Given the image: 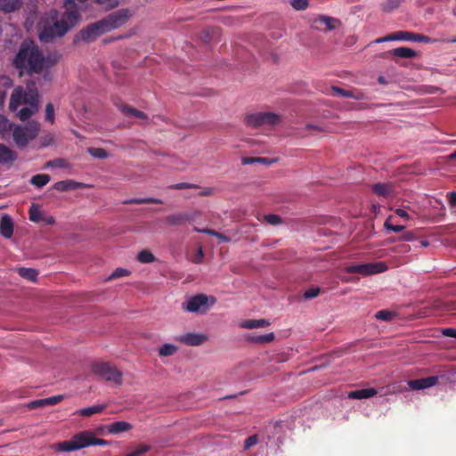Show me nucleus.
I'll list each match as a JSON object with an SVG mask.
<instances>
[{
	"label": "nucleus",
	"instance_id": "nucleus-64",
	"mask_svg": "<svg viewBox=\"0 0 456 456\" xmlns=\"http://www.w3.org/2000/svg\"><path fill=\"white\" fill-rule=\"evenodd\" d=\"M257 162L270 165V164L273 163L274 160H270L266 158H257Z\"/></svg>",
	"mask_w": 456,
	"mask_h": 456
},
{
	"label": "nucleus",
	"instance_id": "nucleus-57",
	"mask_svg": "<svg viewBox=\"0 0 456 456\" xmlns=\"http://www.w3.org/2000/svg\"><path fill=\"white\" fill-rule=\"evenodd\" d=\"M44 224H53L55 223V219L51 216H44L43 222Z\"/></svg>",
	"mask_w": 456,
	"mask_h": 456
},
{
	"label": "nucleus",
	"instance_id": "nucleus-40",
	"mask_svg": "<svg viewBox=\"0 0 456 456\" xmlns=\"http://www.w3.org/2000/svg\"><path fill=\"white\" fill-rule=\"evenodd\" d=\"M150 450V445L140 444L134 452L126 454V456H141L142 454L148 452Z\"/></svg>",
	"mask_w": 456,
	"mask_h": 456
},
{
	"label": "nucleus",
	"instance_id": "nucleus-50",
	"mask_svg": "<svg viewBox=\"0 0 456 456\" xmlns=\"http://www.w3.org/2000/svg\"><path fill=\"white\" fill-rule=\"evenodd\" d=\"M431 39L428 37L420 35V34H414L411 35V42H423V43H428Z\"/></svg>",
	"mask_w": 456,
	"mask_h": 456
},
{
	"label": "nucleus",
	"instance_id": "nucleus-56",
	"mask_svg": "<svg viewBox=\"0 0 456 456\" xmlns=\"http://www.w3.org/2000/svg\"><path fill=\"white\" fill-rule=\"evenodd\" d=\"M215 237H216L219 240V242H228L230 241V238L226 235L220 233L216 231V234H214Z\"/></svg>",
	"mask_w": 456,
	"mask_h": 456
},
{
	"label": "nucleus",
	"instance_id": "nucleus-4",
	"mask_svg": "<svg viewBox=\"0 0 456 456\" xmlns=\"http://www.w3.org/2000/svg\"><path fill=\"white\" fill-rule=\"evenodd\" d=\"M39 132V124L30 122L27 125H17L14 126L12 138L19 148L25 147L30 141L35 139Z\"/></svg>",
	"mask_w": 456,
	"mask_h": 456
},
{
	"label": "nucleus",
	"instance_id": "nucleus-34",
	"mask_svg": "<svg viewBox=\"0 0 456 456\" xmlns=\"http://www.w3.org/2000/svg\"><path fill=\"white\" fill-rule=\"evenodd\" d=\"M139 262L143 264L152 263L155 260L154 255L148 251V250H142L138 254L137 256Z\"/></svg>",
	"mask_w": 456,
	"mask_h": 456
},
{
	"label": "nucleus",
	"instance_id": "nucleus-62",
	"mask_svg": "<svg viewBox=\"0 0 456 456\" xmlns=\"http://www.w3.org/2000/svg\"><path fill=\"white\" fill-rule=\"evenodd\" d=\"M450 204L452 206H456V192H451L449 195Z\"/></svg>",
	"mask_w": 456,
	"mask_h": 456
},
{
	"label": "nucleus",
	"instance_id": "nucleus-42",
	"mask_svg": "<svg viewBox=\"0 0 456 456\" xmlns=\"http://www.w3.org/2000/svg\"><path fill=\"white\" fill-rule=\"evenodd\" d=\"M403 0H387L384 4H383V9L387 12H390V11H393L394 9H395L396 7H398L400 5V4L402 3Z\"/></svg>",
	"mask_w": 456,
	"mask_h": 456
},
{
	"label": "nucleus",
	"instance_id": "nucleus-18",
	"mask_svg": "<svg viewBox=\"0 0 456 456\" xmlns=\"http://www.w3.org/2000/svg\"><path fill=\"white\" fill-rule=\"evenodd\" d=\"M14 126L4 116L0 115V135L4 140L12 135Z\"/></svg>",
	"mask_w": 456,
	"mask_h": 456
},
{
	"label": "nucleus",
	"instance_id": "nucleus-46",
	"mask_svg": "<svg viewBox=\"0 0 456 456\" xmlns=\"http://www.w3.org/2000/svg\"><path fill=\"white\" fill-rule=\"evenodd\" d=\"M45 167H66V162H65V160H63L61 159H53V160H50V161L46 162Z\"/></svg>",
	"mask_w": 456,
	"mask_h": 456
},
{
	"label": "nucleus",
	"instance_id": "nucleus-27",
	"mask_svg": "<svg viewBox=\"0 0 456 456\" xmlns=\"http://www.w3.org/2000/svg\"><path fill=\"white\" fill-rule=\"evenodd\" d=\"M391 53L394 56L404 59H411L416 56V52L408 47L395 48L391 51Z\"/></svg>",
	"mask_w": 456,
	"mask_h": 456
},
{
	"label": "nucleus",
	"instance_id": "nucleus-22",
	"mask_svg": "<svg viewBox=\"0 0 456 456\" xmlns=\"http://www.w3.org/2000/svg\"><path fill=\"white\" fill-rule=\"evenodd\" d=\"M132 428V425L126 421H116L107 427L108 432L110 434H118L128 431Z\"/></svg>",
	"mask_w": 456,
	"mask_h": 456
},
{
	"label": "nucleus",
	"instance_id": "nucleus-7",
	"mask_svg": "<svg viewBox=\"0 0 456 456\" xmlns=\"http://www.w3.org/2000/svg\"><path fill=\"white\" fill-rule=\"evenodd\" d=\"M93 372L106 381L120 386L123 382L122 372L110 362H95L92 366Z\"/></svg>",
	"mask_w": 456,
	"mask_h": 456
},
{
	"label": "nucleus",
	"instance_id": "nucleus-52",
	"mask_svg": "<svg viewBox=\"0 0 456 456\" xmlns=\"http://www.w3.org/2000/svg\"><path fill=\"white\" fill-rule=\"evenodd\" d=\"M27 406L29 410L44 407L42 399L31 401L28 403Z\"/></svg>",
	"mask_w": 456,
	"mask_h": 456
},
{
	"label": "nucleus",
	"instance_id": "nucleus-61",
	"mask_svg": "<svg viewBox=\"0 0 456 456\" xmlns=\"http://www.w3.org/2000/svg\"><path fill=\"white\" fill-rule=\"evenodd\" d=\"M203 258V251L201 248H199L197 255L195 256L193 262L194 263H200L201 259Z\"/></svg>",
	"mask_w": 456,
	"mask_h": 456
},
{
	"label": "nucleus",
	"instance_id": "nucleus-45",
	"mask_svg": "<svg viewBox=\"0 0 456 456\" xmlns=\"http://www.w3.org/2000/svg\"><path fill=\"white\" fill-rule=\"evenodd\" d=\"M319 293H320L319 288H311L305 291L304 297L305 299H312V298L316 297L319 295Z\"/></svg>",
	"mask_w": 456,
	"mask_h": 456
},
{
	"label": "nucleus",
	"instance_id": "nucleus-55",
	"mask_svg": "<svg viewBox=\"0 0 456 456\" xmlns=\"http://www.w3.org/2000/svg\"><path fill=\"white\" fill-rule=\"evenodd\" d=\"M414 240V235L412 232H405L400 237V240L403 241H411Z\"/></svg>",
	"mask_w": 456,
	"mask_h": 456
},
{
	"label": "nucleus",
	"instance_id": "nucleus-17",
	"mask_svg": "<svg viewBox=\"0 0 456 456\" xmlns=\"http://www.w3.org/2000/svg\"><path fill=\"white\" fill-rule=\"evenodd\" d=\"M331 90L336 93L339 96H343L346 98H352L355 100H364L365 94L360 91H353V90H345L338 86H332Z\"/></svg>",
	"mask_w": 456,
	"mask_h": 456
},
{
	"label": "nucleus",
	"instance_id": "nucleus-2",
	"mask_svg": "<svg viewBox=\"0 0 456 456\" xmlns=\"http://www.w3.org/2000/svg\"><path fill=\"white\" fill-rule=\"evenodd\" d=\"M15 67L28 74L40 73L45 68L53 64L50 59L45 58L38 47L32 41H24L14 60Z\"/></svg>",
	"mask_w": 456,
	"mask_h": 456
},
{
	"label": "nucleus",
	"instance_id": "nucleus-1",
	"mask_svg": "<svg viewBox=\"0 0 456 456\" xmlns=\"http://www.w3.org/2000/svg\"><path fill=\"white\" fill-rule=\"evenodd\" d=\"M86 0H65V13L61 20L45 28L39 34L41 42L49 43L65 35L80 18V9Z\"/></svg>",
	"mask_w": 456,
	"mask_h": 456
},
{
	"label": "nucleus",
	"instance_id": "nucleus-28",
	"mask_svg": "<svg viewBox=\"0 0 456 456\" xmlns=\"http://www.w3.org/2000/svg\"><path fill=\"white\" fill-rule=\"evenodd\" d=\"M29 182L37 188H42L50 182V176L46 174H38L33 175Z\"/></svg>",
	"mask_w": 456,
	"mask_h": 456
},
{
	"label": "nucleus",
	"instance_id": "nucleus-9",
	"mask_svg": "<svg viewBox=\"0 0 456 456\" xmlns=\"http://www.w3.org/2000/svg\"><path fill=\"white\" fill-rule=\"evenodd\" d=\"M131 14L126 9L118 10L101 20V25L106 32L116 29L127 22Z\"/></svg>",
	"mask_w": 456,
	"mask_h": 456
},
{
	"label": "nucleus",
	"instance_id": "nucleus-24",
	"mask_svg": "<svg viewBox=\"0 0 456 456\" xmlns=\"http://www.w3.org/2000/svg\"><path fill=\"white\" fill-rule=\"evenodd\" d=\"M269 322L265 319H259V320H246L240 323V327L243 329H257V328H264L267 326Z\"/></svg>",
	"mask_w": 456,
	"mask_h": 456
},
{
	"label": "nucleus",
	"instance_id": "nucleus-37",
	"mask_svg": "<svg viewBox=\"0 0 456 456\" xmlns=\"http://www.w3.org/2000/svg\"><path fill=\"white\" fill-rule=\"evenodd\" d=\"M63 399H64V395H57L54 396L43 398L42 401H43L44 407H45V406L55 405L57 403H61Z\"/></svg>",
	"mask_w": 456,
	"mask_h": 456
},
{
	"label": "nucleus",
	"instance_id": "nucleus-59",
	"mask_svg": "<svg viewBox=\"0 0 456 456\" xmlns=\"http://www.w3.org/2000/svg\"><path fill=\"white\" fill-rule=\"evenodd\" d=\"M181 219H182V217L179 216H172L167 218V221H168V223L175 224L179 223Z\"/></svg>",
	"mask_w": 456,
	"mask_h": 456
},
{
	"label": "nucleus",
	"instance_id": "nucleus-11",
	"mask_svg": "<svg viewBox=\"0 0 456 456\" xmlns=\"http://www.w3.org/2000/svg\"><path fill=\"white\" fill-rule=\"evenodd\" d=\"M339 21L335 18L325 15H320L313 20L312 27L314 29L328 32L335 29Z\"/></svg>",
	"mask_w": 456,
	"mask_h": 456
},
{
	"label": "nucleus",
	"instance_id": "nucleus-29",
	"mask_svg": "<svg viewBox=\"0 0 456 456\" xmlns=\"http://www.w3.org/2000/svg\"><path fill=\"white\" fill-rule=\"evenodd\" d=\"M19 275L28 281H35L37 277V271L33 268L21 267L17 270Z\"/></svg>",
	"mask_w": 456,
	"mask_h": 456
},
{
	"label": "nucleus",
	"instance_id": "nucleus-60",
	"mask_svg": "<svg viewBox=\"0 0 456 456\" xmlns=\"http://www.w3.org/2000/svg\"><path fill=\"white\" fill-rule=\"evenodd\" d=\"M257 162V158H243L242 159V164L248 165V164H253Z\"/></svg>",
	"mask_w": 456,
	"mask_h": 456
},
{
	"label": "nucleus",
	"instance_id": "nucleus-54",
	"mask_svg": "<svg viewBox=\"0 0 456 456\" xmlns=\"http://www.w3.org/2000/svg\"><path fill=\"white\" fill-rule=\"evenodd\" d=\"M192 187H195V185H193L191 183H176V184L173 185V188L178 189V190L192 188Z\"/></svg>",
	"mask_w": 456,
	"mask_h": 456
},
{
	"label": "nucleus",
	"instance_id": "nucleus-53",
	"mask_svg": "<svg viewBox=\"0 0 456 456\" xmlns=\"http://www.w3.org/2000/svg\"><path fill=\"white\" fill-rule=\"evenodd\" d=\"M91 444H92V445L105 446V445L109 444V442L107 440L97 438V437L93 436Z\"/></svg>",
	"mask_w": 456,
	"mask_h": 456
},
{
	"label": "nucleus",
	"instance_id": "nucleus-8",
	"mask_svg": "<svg viewBox=\"0 0 456 456\" xmlns=\"http://www.w3.org/2000/svg\"><path fill=\"white\" fill-rule=\"evenodd\" d=\"M387 269V265L385 262H373L347 265L344 270L348 273H360L363 276H369L381 273Z\"/></svg>",
	"mask_w": 456,
	"mask_h": 456
},
{
	"label": "nucleus",
	"instance_id": "nucleus-16",
	"mask_svg": "<svg viewBox=\"0 0 456 456\" xmlns=\"http://www.w3.org/2000/svg\"><path fill=\"white\" fill-rule=\"evenodd\" d=\"M83 187H84V184L82 183L76 182V181L70 180V179L60 181L54 184V189L59 191L77 190V189H80Z\"/></svg>",
	"mask_w": 456,
	"mask_h": 456
},
{
	"label": "nucleus",
	"instance_id": "nucleus-12",
	"mask_svg": "<svg viewBox=\"0 0 456 456\" xmlns=\"http://www.w3.org/2000/svg\"><path fill=\"white\" fill-rule=\"evenodd\" d=\"M103 33H106V31L103 30V27L101 25V21L99 20L81 30L79 37L83 41L90 42Z\"/></svg>",
	"mask_w": 456,
	"mask_h": 456
},
{
	"label": "nucleus",
	"instance_id": "nucleus-10",
	"mask_svg": "<svg viewBox=\"0 0 456 456\" xmlns=\"http://www.w3.org/2000/svg\"><path fill=\"white\" fill-rule=\"evenodd\" d=\"M281 121L280 117L273 112H256L246 117L248 126L257 127L261 126H275Z\"/></svg>",
	"mask_w": 456,
	"mask_h": 456
},
{
	"label": "nucleus",
	"instance_id": "nucleus-41",
	"mask_svg": "<svg viewBox=\"0 0 456 456\" xmlns=\"http://www.w3.org/2000/svg\"><path fill=\"white\" fill-rule=\"evenodd\" d=\"M54 118L55 116L53 105L52 103H48L45 107V119L53 124L54 122Z\"/></svg>",
	"mask_w": 456,
	"mask_h": 456
},
{
	"label": "nucleus",
	"instance_id": "nucleus-36",
	"mask_svg": "<svg viewBox=\"0 0 456 456\" xmlns=\"http://www.w3.org/2000/svg\"><path fill=\"white\" fill-rule=\"evenodd\" d=\"M88 152L91 156L99 159H106L109 156L108 152L102 148H89Z\"/></svg>",
	"mask_w": 456,
	"mask_h": 456
},
{
	"label": "nucleus",
	"instance_id": "nucleus-26",
	"mask_svg": "<svg viewBox=\"0 0 456 456\" xmlns=\"http://www.w3.org/2000/svg\"><path fill=\"white\" fill-rule=\"evenodd\" d=\"M106 404L94 405L86 408L80 409L77 413L82 417H90L94 414L100 413L105 410Z\"/></svg>",
	"mask_w": 456,
	"mask_h": 456
},
{
	"label": "nucleus",
	"instance_id": "nucleus-33",
	"mask_svg": "<svg viewBox=\"0 0 456 456\" xmlns=\"http://www.w3.org/2000/svg\"><path fill=\"white\" fill-rule=\"evenodd\" d=\"M433 337L436 338L441 337H449L456 338V329L454 328H444L441 330H437L433 333Z\"/></svg>",
	"mask_w": 456,
	"mask_h": 456
},
{
	"label": "nucleus",
	"instance_id": "nucleus-15",
	"mask_svg": "<svg viewBox=\"0 0 456 456\" xmlns=\"http://www.w3.org/2000/svg\"><path fill=\"white\" fill-rule=\"evenodd\" d=\"M0 233L6 239L12 236L13 222L8 215H4L0 220Z\"/></svg>",
	"mask_w": 456,
	"mask_h": 456
},
{
	"label": "nucleus",
	"instance_id": "nucleus-13",
	"mask_svg": "<svg viewBox=\"0 0 456 456\" xmlns=\"http://www.w3.org/2000/svg\"><path fill=\"white\" fill-rule=\"evenodd\" d=\"M118 108L124 116L128 118H135L140 121L141 124H146L148 122L147 115L141 110L123 103L119 104Z\"/></svg>",
	"mask_w": 456,
	"mask_h": 456
},
{
	"label": "nucleus",
	"instance_id": "nucleus-20",
	"mask_svg": "<svg viewBox=\"0 0 456 456\" xmlns=\"http://www.w3.org/2000/svg\"><path fill=\"white\" fill-rule=\"evenodd\" d=\"M375 388H362L349 392L348 397L351 399H366L377 395Z\"/></svg>",
	"mask_w": 456,
	"mask_h": 456
},
{
	"label": "nucleus",
	"instance_id": "nucleus-47",
	"mask_svg": "<svg viewBox=\"0 0 456 456\" xmlns=\"http://www.w3.org/2000/svg\"><path fill=\"white\" fill-rule=\"evenodd\" d=\"M265 220L268 224H273V225H276L281 222V217L279 216L273 215V214L265 216Z\"/></svg>",
	"mask_w": 456,
	"mask_h": 456
},
{
	"label": "nucleus",
	"instance_id": "nucleus-31",
	"mask_svg": "<svg viewBox=\"0 0 456 456\" xmlns=\"http://www.w3.org/2000/svg\"><path fill=\"white\" fill-rule=\"evenodd\" d=\"M411 32L409 31H396L388 35V39L391 41H411Z\"/></svg>",
	"mask_w": 456,
	"mask_h": 456
},
{
	"label": "nucleus",
	"instance_id": "nucleus-63",
	"mask_svg": "<svg viewBox=\"0 0 456 456\" xmlns=\"http://www.w3.org/2000/svg\"><path fill=\"white\" fill-rule=\"evenodd\" d=\"M199 232L206 233L214 236L216 234V231L210 229H198Z\"/></svg>",
	"mask_w": 456,
	"mask_h": 456
},
{
	"label": "nucleus",
	"instance_id": "nucleus-48",
	"mask_svg": "<svg viewBox=\"0 0 456 456\" xmlns=\"http://www.w3.org/2000/svg\"><path fill=\"white\" fill-rule=\"evenodd\" d=\"M95 2L105 8H114L118 4V0H95Z\"/></svg>",
	"mask_w": 456,
	"mask_h": 456
},
{
	"label": "nucleus",
	"instance_id": "nucleus-23",
	"mask_svg": "<svg viewBox=\"0 0 456 456\" xmlns=\"http://www.w3.org/2000/svg\"><path fill=\"white\" fill-rule=\"evenodd\" d=\"M373 191L379 197H389L392 195L393 188L388 183H377L372 185Z\"/></svg>",
	"mask_w": 456,
	"mask_h": 456
},
{
	"label": "nucleus",
	"instance_id": "nucleus-5",
	"mask_svg": "<svg viewBox=\"0 0 456 456\" xmlns=\"http://www.w3.org/2000/svg\"><path fill=\"white\" fill-rule=\"evenodd\" d=\"M216 299L204 294H198L188 298L183 304V309L193 314H206L216 303Z\"/></svg>",
	"mask_w": 456,
	"mask_h": 456
},
{
	"label": "nucleus",
	"instance_id": "nucleus-58",
	"mask_svg": "<svg viewBox=\"0 0 456 456\" xmlns=\"http://www.w3.org/2000/svg\"><path fill=\"white\" fill-rule=\"evenodd\" d=\"M395 214L400 217L409 218V215L404 209L397 208L395 209Z\"/></svg>",
	"mask_w": 456,
	"mask_h": 456
},
{
	"label": "nucleus",
	"instance_id": "nucleus-25",
	"mask_svg": "<svg viewBox=\"0 0 456 456\" xmlns=\"http://www.w3.org/2000/svg\"><path fill=\"white\" fill-rule=\"evenodd\" d=\"M20 0H0V10L11 12L20 8Z\"/></svg>",
	"mask_w": 456,
	"mask_h": 456
},
{
	"label": "nucleus",
	"instance_id": "nucleus-6",
	"mask_svg": "<svg viewBox=\"0 0 456 456\" xmlns=\"http://www.w3.org/2000/svg\"><path fill=\"white\" fill-rule=\"evenodd\" d=\"M93 434L88 431H82L75 435L71 440L63 441L54 445L59 452H72L92 445Z\"/></svg>",
	"mask_w": 456,
	"mask_h": 456
},
{
	"label": "nucleus",
	"instance_id": "nucleus-3",
	"mask_svg": "<svg viewBox=\"0 0 456 456\" xmlns=\"http://www.w3.org/2000/svg\"><path fill=\"white\" fill-rule=\"evenodd\" d=\"M21 105H24V107L17 113V117L21 121L28 119L37 112L38 109V92L35 83H28L26 87L19 86L13 89L10 98L9 109L12 111H16Z\"/></svg>",
	"mask_w": 456,
	"mask_h": 456
},
{
	"label": "nucleus",
	"instance_id": "nucleus-14",
	"mask_svg": "<svg viewBox=\"0 0 456 456\" xmlns=\"http://www.w3.org/2000/svg\"><path fill=\"white\" fill-rule=\"evenodd\" d=\"M438 381V378L436 376H431L424 379H412L408 382V386L412 390H419L428 387H431L436 385Z\"/></svg>",
	"mask_w": 456,
	"mask_h": 456
},
{
	"label": "nucleus",
	"instance_id": "nucleus-39",
	"mask_svg": "<svg viewBox=\"0 0 456 456\" xmlns=\"http://www.w3.org/2000/svg\"><path fill=\"white\" fill-rule=\"evenodd\" d=\"M291 6L296 11H304L305 10L309 5L308 0H291L290 2Z\"/></svg>",
	"mask_w": 456,
	"mask_h": 456
},
{
	"label": "nucleus",
	"instance_id": "nucleus-51",
	"mask_svg": "<svg viewBox=\"0 0 456 456\" xmlns=\"http://www.w3.org/2000/svg\"><path fill=\"white\" fill-rule=\"evenodd\" d=\"M385 227L389 230V231H392V232H401L404 229V226L403 225H394V224H391L388 220H387L385 222Z\"/></svg>",
	"mask_w": 456,
	"mask_h": 456
},
{
	"label": "nucleus",
	"instance_id": "nucleus-35",
	"mask_svg": "<svg viewBox=\"0 0 456 456\" xmlns=\"http://www.w3.org/2000/svg\"><path fill=\"white\" fill-rule=\"evenodd\" d=\"M177 347L174 344H164L159 348V354L163 356H168L174 354L177 351Z\"/></svg>",
	"mask_w": 456,
	"mask_h": 456
},
{
	"label": "nucleus",
	"instance_id": "nucleus-38",
	"mask_svg": "<svg viewBox=\"0 0 456 456\" xmlns=\"http://www.w3.org/2000/svg\"><path fill=\"white\" fill-rule=\"evenodd\" d=\"M375 317L378 320L388 322L395 317V314L387 310H381L376 313Z\"/></svg>",
	"mask_w": 456,
	"mask_h": 456
},
{
	"label": "nucleus",
	"instance_id": "nucleus-19",
	"mask_svg": "<svg viewBox=\"0 0 456 456\" xmlns=\"http://www.w3.org/2000/svg\"><path fill=\"white\" fill-rule=\"evenodd\" d=\"M16 153L9 147L0 143V164L12 163L16 159Z\"/></svg>",
	"mask_w": 456,
	"mask_h": 456
},
{
	"label": "nucleus",
	"instance_id": "nucleus-49",
	"mask_svg": "<svg viewBox=\"0 0 456 456\" xmlns=\"http://www.w3.org/2000/svg\"><path fill=\"white\" fill-rule=\"evenodd\" d=\"M274 333L270 332L263 336L257 337L253 342H272L274 340Z\"/></svg>",
	"mask_w": 456,
	"mask_h": 456
},
{
	"label": "nucleus",
	"instance_id": "nucleus-32",
	"mask_svg": "<svg viewBox=\"0 0 456 456\" xmlns=\"http://www.w3.org/2000/svg\"><path fill=\"white\" fill-rule=\"evenodd\" d=\"M126 204H149V203H154V204H160L162 203V200L156 198H133L130 200H126L124 201Z\"/></svg>",
	"mask_w": 456,
	"mask_h": 456
},
{
	"label": "nucleus",
	"instance_id": "nucleus-44",
	"mask_svg": "<svg viewBox=\"0 0 456 456\" xmlns=\"http://www.w3.org/2000/svg\"><path fill=\"white\" fill-rule=\"evenodd\" d=\"M129 272L124 268H117L109 277V280H113L118 277L128 275Z\"/></svg>",
	"mask_w": 456,
	"mask_h": 456
},
{
	"label": "nucleus",
	"instance_id": "nucleus-21",
	"mask_svg": "<svg viewBox=\"0 0 456 456\" xmlns=\"http://www.w3.org/2000/svg\"><path fill=\"white\" fill-rule=\"evenodd\" d=\"M209 339L206 333H186L178 338L179 342H205Z\"/></svg>",
	"mask_w": 456,
	"mask_h": 456
},
{
	"label": "nucleus",
	"instance_id": "nucleus-43",
	"mask_svg": "<svg viewBox=\"0 0 456 456\" xmlns=\"http://www.w3.org/2000/svg\"><path fill=\"white\" fill-rule=\"evenodd\" d=\"M258 443V436L257 435H252L248 436L245 442H244V449L248 450L253 445L256 444Z\"/></svg>",
	"mask_w": 456,
	"mask_h": 456
},
{
	"label": "nucleus",
	"instance_id": "nucleus-30",
	"mask_svg": "<svg viewBox=\"0 0 456 456\" xmlns=\"http://www.w3.org/2000/svg\"><path fill=\"white\" fill-rule=\"evenodd\" d=\"M44 213L40 208L33 204L29 208V219L34 223H41L44 219Z\"/></svg>",
	"mask_w": 456,
	"mask_h": 456
}]
</instances>
